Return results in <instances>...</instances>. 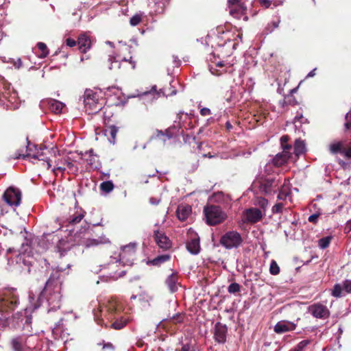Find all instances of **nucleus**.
<instances>
[{
	"mask_svg": "<svg viewBox=\"0 0 351 351\" xmlns=\"http://www.w3.org/2000/svg\"><path fill=\"white\" fill-rule=\"evenodd\" d=\"M344 291L343 284L337 283L334 285L333 289L331 292V295L337 298H341L343 296L342 292Z\"/></svg>",
	"mask_w": 351,
	"mask_h": 351,
	"instance_id": "36",
	"label": "nucleus"
},
{
	"mask_svg": "<svg viewBox=\"0 0 351 351\" xmlns=\"http://www.w3.org/2000/svg\"><path fill=\"white\" fill-rule=\"evenodd\" d=\"M191 207L187 204H180L178 206L176 213L177 217L180 221H185L191 215Z\"/></svg>",
	"mask_w": 351,
	"mask_h": 351,
	"instance_id": "28",
	"label": "nucleus"
},
{
	"mask_svg": "<svg viewBox=\"0 0 351 351\" xmlns=\"http://www.w3.org/2000/svg\"><path fill=\"white\" fill-rule=\"evenodd\" d=\"M35 309L30 303L23 311H18L12 315L11 318L7 317L5 315L0 317V326L5 328L11 326L12 328H22L25 329L32 323V313Z\"/></svg>",
	"mask_w": 351,
	"mask_h": 351,
	"instance_id": "2",
	"label": "nucleus"
},
{
	"mask_svg": "<svg viewBox=\"0 0 351 351\" xmlns=\"http://www.w3.org/2000/svg\"><path fill=\"white\" fill-rule=\"evenodd\" d=\"M315 71H316V68H315L314 69H313L312 71H311L306 75L307 77H312L313 76H315Z\"/></svg>",
	"mask_w": 351,
	"mask_h": 351,
	"instance_id": "63",
	"label": "nucleus"
},
{
	"mask_svg": "<svg viewBox=\"0 0 351 351\" xmlns=\"http://www.w3.org/2000/svg\"><path fill=\"white\" fill-rule=\"evenodd\" d=\"M289 138L287 136H282L280 138V144L282 148V152L278 153L273 159V162L276 166H281L286 163L287 160L291 158V154L289 150L291 146L288 144Z\"/></svg>",
	"mask_w": 351,
	"mask_h": 351,
	"instance_id": "12",
	"label": "nucleus"
},
{
	"mask_svg": "<svg viewBox=\"0 0 351 351\" xmlns=\"http://www.w3.org/2000/svg\"><path fill=\"white\" fill-rule=\"evenodd\" d=\"M18 304L19 297L15 289H6L0 293V312L9 313L13 311Z\"/></svg>",
	"mask_w": 351,
	"mask_h": 351,
	"instance_id": "4",
	"label": "nucleus"
},
{
	"mask_svg": "<svg viewBox=\"0 0 351 351\" xmlns=\"http://www.w3.org/2000/svg\"><path fill=\"white\" fill-rule=\"evenodd\" d=\"M241 291V285L237 282L231 283L228 287L229 293H236Z\"/></svg>",
	"mask_w": 351,
	"mask_h": 351,
	"instance_id": "46",
	"label": "nucleus"
},
{
	"mask_svg": "<svg viewBox=\"0 0 351 351\" xmlns=\"http://www.w3.org/2000/svg\"><path fill=\"white\" fill-rule=\"evenodd\" d=\"M319 215H320L319 213L313 214L308 217V220L311 223H316Z\"/></svg>",
	"mask_w": 351,
	"mask_h": 351,
	"instance_id": "52",
	"label": "nucleus"
},
{
	"mask_svg": "<svg viewBox=\"0 0 351 351\" xmlns=\"http://www.w3.org/2000/svg\"><path fill=\"white\" fill-rule=\"evenodd\" d=\"M108 319L111 322L110 327L114 330H121L129 322V317L121 313L120 308L115 302H111L107 307Z\"/></svg>",
	"mask_w": 351,
	"mask_h": 351,
	"instance_id": "3",
	"label": "nucleus"
},
{
	"mask_svg": "<svg viewBox=\"0 0 351 351\" xmlns=\"http://www.w3.org/2000/svg\"><path fill=\"white\" fill-rule=\"evenodd\" d=\"M98 225H99V223L94 224L92 227L88 226L84 231H81L80 233L84 234V237L82 244L86 247H95L100 244H106L110 242L109 239H107L103 233L99 235L95 233L94 228Z\"/></svg>",
	"mask_w": 351,
	"mask_h": 351,
	"instance_id": "5",
	"label": "nucleus"
},
{
	"mask_svg": "<svg viewBox=\"0 0 351 351\" xmlns=\"http://www.w3.org/2000/svg\"><path fill=\"white\" fill-rule=\"evenodd\" d=\"M280 20L278 18L276 20L269 23L265 28V32L266 34H271L275 29L278 27Z\"/></svg>",
	"mask_w": 351,
	"mask_h": 351,
	"instance_id": "37",
	"label": "nucleus"
},
{
	"mask_svg": "<svg viewBox=\"0 0 351 351\" xmlns=\"http://www.w3.org/2000/svg\"><path fill=\"white\" fill-rule=\"evenodd\" d=\"M227 327L226 325L217 322L215 326V339L219 343H223L226 341Z\"/></svg>",
	"mask_w": 351,
	"mask_h": 351,
	"instance_id": "22",
	"label": "nucleus"
},
{
	"mask_svg": "<svg viewBox=\"0 0 351 351\" xmlns=\"http://www.w3.org/2000/svg\"><path fill=\"white\" fill-rule=\"evenodd\" d=\"M10 86L8 85V87L5 88V90L2 93L3 97L8 100L12 106L11 108L16 109L19 107L18 104V95L16 91L14 90H10Z\"/></svg>",
	"mask_w": 351,
	"mask_h": 351,
	"instance_id": "23",
	"label": "nucleus"
},
{
	"mask_svg": "<svg viewBox=\"0 0 351 351\" xmlns=\"http://www.w3.org/2000/svg\"><path fill=\"white\" fill-rule=\"evenodd\" d=\"M210 114H211V110L208 108L204 107L200 110V114L202 116H208V115H210Z\"/></svg>",
	"mask_w": 351,
	"mask_h": 351,
	"instance_id": "55",
	"label": "nucleus"
},
{
	"mask_svg": "<svg viewBox=\"0 0 351 351\" xmlns=\"http://www.w3.org/2000/svg\"><path fill=\"white\" fill-rule=\"evenodd\" d=\"M118 132V128L115 125H110L105 130V135L108 136L110 143L114 144L116 136Z\"/></svg>",
	"mask_w": 351,
	"mask_h": 351,
	"instance_id": "34",
	"label": "nucleus"
},
{
	"mask_svg": "<svg viewBox=\"0 0 351 351\" xmlns=\"http://www.w3.org/2000/svg\"><path fill=\"white\" fill-rule=\"evenodd\" d=\"M141 21V16L139 14L134 15L130 20V24L132 26H136L140 23Z\"/></svg>",
	"mask_w": 351,
	"mask_h": 351,
	"instance_id": "49",
	"label": "nucleus"
},
{
	"mask_svg": "<svg viewBox=\"0 0 351 351\" xmlns=\"http://www.w3.org/2000/svg\"><path fill=\"white\" fill-rule=\"evenodd\" d=\"M345 230L347 231L348 232H350L351 231V219L347 221L345 226Z\"/></svg>",
	"mask_w": 351,
	"mask_h": 351,
	"instance_id": "61",
	"label": "nucleus"
},
{
	"mask_svg": "<svg viewBox=\"0 0 351 351\" xmlns=\"http://www.w3.org/2000/svg\"><path fill=\"white\" fill-rule=\"evenodd\" d=\"M165 284L171 293L177 291L178 288L177 273H172L165 280Z\"/></svg>",
	"mask_w": 351,
	"mask_h": 351,
	"instance_id": "29",
	"label": "nucleus"
},
{
	"mask_svg": "<svg viewBox=\"0 0 351 351\" xmlns=\"http://www.w3.org/2000/svg\"><path fill=\"white\" fill-rule=\"evenodd\" d=\"M343 155L348 158H351V147L347 149V146L345 147Z\"/></svg>",
	"mask_w": 351,
	"mask_h": 351,
	"instance_id": "57",
	"label": "nucleus"
},
{
	"mask_svg": "<svg viewBox=\"0 0 351 351\" xmlns=\"http://www.w3.org/2000/svg\"><path fill=\"white\" fill-rule=\"evenodd\" d=\"M114 189V184L112 181H105L101 183L100 184V189L106 193H108L111 192Z\"/></svg>",
	"mask_w": 351,
	"mask_h": 351,
	"instance_id": "41",
	"label": "nucleus"
},
{
	"mask_svg": "<svg viewBox=\"0 0 351 351\" xmlns=\"http://www.w3.org/2000/svg\"><path fill=\"white\" fill-rule=\"evenodd\" d=\"M40 105L47 106L48 108L56 114H60L62 112L64 104L58 100L53 99H47L41 101Z\"/></svg>",
	"mask_w": 351,
	"mask_h": 351,
	"instance_id": "21",
	"label": "nucleus"
},
{
	"mask_svg": "<svg viewBox=\"0 0 351 351\" xmlns=\"http://www.w3.org/2000/svg\"><path fill=\"white\" fill-rule=\"evenodd\" d=\"M269 271L272 275H277L280 273V267L275 261L271 262Z\"/></svg>",
	"mask_w": 351,
	"mask_h": 351,
	"instance_id": "47",
	"label": "nucleus"
},
{
	"mask_svg": "<svg viewBox=\"0 0 351 351\" xmlns=\"http://www.w3.org/2000/svg\"><path fill=\"white\" fill-rule=\"evenodd\" d=\"M169 258H170L169 255H167V254L160 255V256L156 257L152 261H151V263L153 265L158 266L161 263H165V262L167 261L168 260H169Z\"/></svg>",
	"mask_w": 351,
	"mask_h": 351,
	"instance_id": "40",
	"label": "nucleus"
},
{
	"mask_svg": "<svg viewBox=\"0 0 351 351\" xmlns=\"http://www.w3.org/2000/svg\"><path fill=\"white\" fill-rule=\"evenodd\" d=\"M136 245L134 243H130L121 247V250L119 254L120 258L119 262L122 263L123 265H132L133 264V257L135 255ZM118 262L115 258H114L110 264H114Z\"/></svg>",
	"mask_w": 351,
	"mask_h": 351,
	"instance_id": "13",
	"label": "nucleus"
},
{
	"mask_svg": "<svg viewBox=\"0 0 351 351\" xmlns=\"http://www.w3.org/2000/svg\"><path fill=\"white\" fill-rule=\"evenodd\" d=\"M108 62L110 63L109 69L112 70L113 69H120L121 67V62L117 58V56H109Z\"/></svg>",
	"mask_w": 351,
	"mask_h": 351,
	"instance_id": "38",
	"label": "nucleus"
},
{
	"mask_svg": "<svg viewBox=\"0 0 351 351\" xmlns=\"http://www.w3.org/2000/svg\"><path fill=\"white\" fill-rule=\"evenodd\" d=\"M176 351H193V350L189 343H186L182 346L180 350H176Z\"/></svg>",
	"mask_w": 351,
	"mask_h": 351,
	"instance_id": "58",
	"label": "nucleus"
},
{
	"mask_svg": "<svg viewBox=\"0 0 351 351\" xmlns=\"http://www.w3.org/2000/svg\"><path fill=\"white\" fill-rule=\"evenodd\" d=\"M306 119H305L302 114H300V116H295L294 118V123L295 125V127H298L297 122H300L302 123H304L306 121Z\"/></svg>",
	"mask_w": 351,
	"mask_h": 351,
	"instance_id": "53",
	"label": "nucleus"
},
{
	"mask_svg": "<svg viewBox=\"0 0 351 351\" xmlns=\"http://www.w3.org/2000/svg\"><path fill=\"white\" fill-rule=\"evenodd\" d=\"M346 141H336L332 143L329 146L330 152L333 154H343L345 147L347 146Z\"/></svg>",
	"mask_w": 351,
	"mask_h": 351,
	"instance_id": "32",
	"label": "nucleus"
},
{
	"mask_svg": "<svg viewBox=\"0 0 351 351\" xmlns=\"http://www.w3.org/2000/svg\"><path fill=\"white\" fill-rule=\"evenodd\" d=\"M35 149V150L36 151V154H31V152L32 151V147L30 146V143L28 141L27 143V147H26V151L27 152V154H22L19 150H18L16 154H15V156L14 157V159H19V158H25L26 157H32V158L34 159H38V160H43V161H45L47 162V168L49 169L51 167V164L49 162V159L45 156L44 153H43V149L44 148H42V147H39L38 148V147L36 145H34L33 146Z\"/></svg>",
	"mask_w": 351,
	"mask_h": 351,
	"instance_id": "14",
	"label": "nucleus"
},
{
	"mask_svg": "<svg viewBox=\"0 0 351 351\" xmlns=\"http://www.w3.org/2000/svg\"><path fill=\"white\" fill-rule=\"evenodd\" d=\"M308 311L317 319H327L330 315V311L326 306L320 303L311 304L308 308Z\"/></svg>",
	"mask_w": 351,
	"mask_h": 351,
	"instance_id": "17",
	"label": "nucleus"
},
{
	"mask_svg": "<svg viewBox=\"0 0 351 351\" xmlns=\"http://www.w3.org/2000/svg\"><path fill=\"white\" fill-rule=\"evenodd\" d=\"M81 155L82 158L87 162L88 165L95 169L99 167V163L98 156L94 154L92 149L85 152L84 153L82 152Z\"/></svg>",
	"mask_w": 351,
	"mask_h": 351,
	"instance_id": "25",
	"label": "nucleus"
},
{
	"mask_svg": "<svg viewBox=\"0 0 351 351\" xmlns=\"http://www.w3.org/2000/svg\"><path fill=\"white\" fill-rule=\"evenodd\" d=\"M283 207L284 204L282 203H277L272 207V213H281L282 212Z\"/></svg>",
	"mask_w": 351,
	"mask_h": 351,
	"instance_id": "50",
	"label": "nucleus"
},
{
	"mask_svg": "<svg viewBox=\"0 0 351 351\" xmlns=\"http://www.w3.org/2000/svg\"><path fill=\"white\" fill-rule=\"evenodd\" d=\"M16 69H19L22 66V62L21 59H18L14 64Z\"/></svg>",
	"mask_w": 351,
	"mask_h": 351,
	"instance_id": "62",
	"label": "nucleus"
},
{
	"mask_svg": "<svg viewBox=\"0 0 351 351\" xmlns=\"http://www.w3.org/2000/svg\"><path fill=\"white\" fill-rule=\"evenodd\" d=\"M259 3L264 8H267L271 3V0H258Z\"/></svg>",
	"mask_w": 351,
	"mask_h": 351,
	"instance_id": "54",
	"label": "nucleus"
},
{
	"mask_svg": "<svg viewBox=\"0 0 351 351\" xmlns=\"http://www.w3.org/2000/svg\"><path fill=\"white\" fill-rule=\"evenodd\" d=\"M263 217L261 210L256 208H251L245 210L243 214L244 222L254 223L260 221Z\"/></svg>",
	"mask_w": 351,
	"mask_h": 351,
	"instance_id": "18",
	"label": "nucleus"
},
{
	"mask_svg": "<svg viewBox=\"0 0 351 351\" xmlns=\"http://www.w3.org/2000/svg\"><path fill=\"white\" fill-rule=\"evenodd\" d=\"M187 250L193 255H197L200 252L199 239L196 235L186 243Z\"/></svg>",
	"mask_w": 351,
	"mask_h": 351,
	"instance_id": "26",
	"label": "nucleus"
},
{
	"mask_svg": "<svg viewBox=\"0 0 351 351\" xmlns=\"http://www.w3.org/2000/svg\"><path fill=\"white\" fill-rule=\"evenodd\" d=\"M309 339H304L299 342L294 348L289 351H304L306 348L310 344Z\"/></svg>",
	"mask_w": 351,
	"mask_h": 351,
	"instance_id": "39",
	"label": "nucleus"
},
{
	"mask_svg": "<svg viewBox=\"0 0 351 351\" xmlns=\"http://www.w3.org/2000/svg\"><path fill=\"white\" fill-rule=\"evenodd\" d=\"M86 212L80 209L76 210L73 214L71 215L67 219L66 222L70 226H74L79 223L84 217Z\"/></svg>",
	"mask_w": 351,
	"mask_h": 351,
	"instance_id": "31",
	"label": "nucleus"
},
{
	"mask_svg": "<svg viewBox=\"0 0 351 351\" xmlns=\"http://www.w3.org/2000/svg\"><path fill=\"white\" fill-rule=\"evenodd\" d=\"M293 150L294 154L297 157H299L300 155L304 154L306 150L304 141L297 139L294 144Z\"/></svg>",
	"mask_w": 351,
	"mask_h": 351,
	"instance_id": "33",
	"label": "nucleus"
},
{
	"mask_svg": "<svg viewBox=\"0 0 351 351\" xmlns=\"http://www.w3.org/2000/svg\"><path fill=\"white\" fill-rule=\"evenodd\" d=\"M62 281L54 274L51 275L45 283V286L37 299L32 293L29 294V303L34 309L41 305H46L47 312L54 311L60 308L62 302Z\"/></svg>",
	"mask_w": 351,
	"mask_h": 351,
	"instance_id": "1",
	"label": "nucleus"
},
{
	"mask_svg": "<svg viewBox=\"0 0 351 351\" xmlns=\"http://www.w3.org/2000/svg\"><path fill=\"white\" fill-rule=\"evenodd\" d=\"M227 64H226L224 62V61H219L217 62L215 65V67L213 65H209V70L210 71V73L213 74V75H221L223 72H225V69H221V70H219L217 69V68H221L222 69L223 66H225Z\"/></svg>",
	"mask_w": 351,
	"mask_h": 351,
	"instance_id": "35",
	"label": "nucleus"
},
{
	"mask_svg": "<svg viewBox=\"0 0 351 351\" xmlns=\"http://www.w3.org/2000/svg\"><path fill=\"white\" fill-rule=\"evenodd\" d=\"M160 202V198L150 197L149 203L152 205H158Z\"/></svg>",
	"mask_w": 351,
	"mask_h": 351,
	"instance_id": "59",
	"label": "nucleus"
},
{
	"mask_svg": "<svg viewBox=\"0 0 351 351\" xmlns=\"http://www.w3.org/2000/svg\"><path fill=\"white\" fill-rule=\"evenodd\" d=\"M243 243L240 233L231 230L226 232L220 239V243L226 249L231 250L239 247Z\"/></svg>",
	"mask_w": 351,
	"mask_h": 351,
	"instance_id": "9",
	"label": "nucleus"
},
{
	"mask_svg": "<svg viewBox=\"0 0 351 351\" xmlns=\"http://www.w3.org/2000/svg\"><path fill=\"white\" fill-rule=\"evenodd\" d=\"M3 198L9 206H18L21 201V192L18 189L10 187L4 192Z\"/></svg>",
	"mask_w": 351,
	"mask_h": 351,
	"instance_id": "16",
	"label": "nucleus"
},
{
	"mask_svg": "<svg viewBox=\"0 0 351 351\" xmlns=\"http://www.w3.org/2000/svg\"><path fill=\"white\" fill-rule=\"evenodd\" d=\"M154 240L158 247L162 250H169L171 247V242L170 239L162 231H154Z\"/></svg>",
	"mask_w": 351,
	"mask_h": 351,
	"instance_id": "19",
	"label": "nucleus"
},
{
	"mask_svg": "<svg viewBox=\"0 0 351 351\" xmlns=\"http://www.w3.org/2000/svg\"><path fill=\"white\" fill-rule=\"evenodd\" d=\"M296 327L297 324L292 322L281 320L275 324L274 330L277 334H282L287 332L293 331L296 328Z\"/></svg>",
	"mask_w": 351,
	"mask_h": 351,
	"instance_id": "20",
	"label": "nucleus"
},
{
	"mask_svg": "<svg viewBox=\"0 0 351 351\" xmlns=\"http://www.w3.org/2000/svg\"><path fill=\"white\" fill-rule=\"evenodd\" d=\"M204 213L206 223L210 226L221 223L226 217V213L218 206H206L204 208Z\"/></svg>",
	"mask_w": 351,
	"mask_h": 351,
	"instance_id": "8",
	"label": "nucleus"
},
{
	"mask_svg": "<svg viewBox=\"0 0 351 351\" xmlns=\"http://www.w3.org/2000/svg\"><path fill=\"white\" fill-rule=\"evenodd\" d=\"M101 311L102 310L101 309V306H99L97 309H93V313L97 324L103 326V324H104V322L103 319H100Z\"/></svg>",
	"mask_w": 351,
	"mask_h": 351,
	"instance_id": "45",
	"label": "nucleus"
},
{
	"mask_svg": "<svg viewBox=\"0 0 351 351\" xmlns=\"http://www.w3.org/2000/svg\"><path fill=\"white\" fill-rule=\"evenodd\" d=\"M183 115L184 116L185 119L189 118L188 114H184L183 112H180L178 114L177 119L175 121V123L172 127L165 130V131L156 130L155 134L150 137V141L158 139L161 141L163 143H165L167 140L173 138L175 135H176L174 130H176V128H181L182 127L181 125V121H182Z\"/></svg>",
	"mask_w": 351,
	"mask_h": 351,
	"instance_id": "6",
	"label": "nucleus"
},
{
	"mask_svg": "<svg viewBox=\"0 0 351 351\" xmlns=\"http://www.w3.org/2000/svg\"><path fill=\"white\" fill-rule=\"evenodd\" d=\"M99 95L90 89H86L83 95V103L86 111L88 114L98 112L102 108V105L99 103Z\"/></svg>",
	"mask_w": 351,
	"mask_h": 351,
	"instance_id": "7",
	"label": "nucleus"
},
{
	"mask_svg": "<svg viewBox=\"0 0 351 351\" xmlns=\"http://www.w3.org/2000/svg\"><path fill=\"white\" fill-rule=\"evenodd\" d=\"M343 286L344 291L348 293H351V280H345L343 281Z\"/></svg>",
	"mask_w": 351,
	"mask_h": 351,
	"instance_id": "51",
	"label": "nucleus"
},
{
	"mask_svg": "<svg viewBox=\"0 0 351 351\" xmlns=\"http://www.w3.org/2000/svg\"><path fill=\"white\" fill-rule=\"evenodd\" d=\"M77 45L81 52L86 53L90 48V40L86 34H82L78 38Z\"/></svg>",
	"mask_w": 351,
	"mask_h": 351,
	"instance_id": "30",
	"label": "nucleus"
},
{
	"mask_svg": "<svg viewBox=\"0 0 351 351\" xmlns=\"http://www.w3.org/2000/svg\"><path fill=\"white\" fill-rule=\"evenodd\" d=\"M33 335H21L13 337L10 340V346L12 351H27L32 345L31 340L34 339Z\"/></svg>",
	"mask_w": 351,
	"mask_h": 351,
	"instance_id": "11",
	"label": "nucleus"
},
{
	"mask_svg": "<svg viewBox=\"0 0 351 351\" xmlns=\"http://www.w3.org/2000/svg\"><path fill=\"white\" fill-rule=\"evenodd\" d=\"M346 123H345V127L347 129H350L351 128V119L346 120Z\"/></svg>",
	"mask_w": 351,
	"mask_h": 351,
	"instance_id": "64",
	"label": "nucleus"
},
{
	"mask_svg": "<svg viewBox=\"0 0 351 351\" xmlns=\"http://www.w3.org/2000/svg\"><path fill=\"white\" fill-rule=\"evenodd\" d=\"M189 119V117L188 119H185L184 118V116L183 115V118H182V121H181V125H182V128H176V129H178V131L176 133V135H179V134H182L183 136V140L185 143L189 141L190 138H191V136L189 135V134H186V135H184V131L183 130H182L180 132V129H182L183 127L185 128V126L184 125V122L186 120Z\"/></svg>",
	"mask_w": 351,
	"mask_h": 351,
	"instance_id": "44",
	"label": "nucleus"
},
{
	"mask_svg": "<svg viewBox=\"0 0 351 351\" xmlns=\"http://www.w3.org/2000/svg\"><path fill=\"white\" fill-rule=\"evenodd\" d=\"M210 200L212 202L219 203L224 206H229L232 201L230 196L228 194H225L222 191L215 193L210 197Z\"/></svg>",
	"mask_w": 351,
	"mask_h": 351,
	"instance_id": "24",
	"label": "nucleus"
},
{
	"mask_svg": "<svg viewBox=\"0 0 351 351\" xmlns=\"http://www.w3.org/2000/svg\"><path fill=\"white\" fill-rule=\"evenodd\" d=\"M331 240H332V237H330V236H327V237L321 238L318 241L319 247L322 250H324V249L327 248L329 246V245L331 242Z\"/></svg>",
	"mask_w": 351,
	"mask_h": 351,
	"instance_id": "42",
	"label": "nucleus"
},
{
	"mask_svg": "<svg viewBox=\"0 0 351 351\" xmlns=\"http://www.w3.org/2000/svg\"><path fill=\"white\" fill-rule=\"evenodd\" d=\"M66 44L67 46L72 47L75 46L77 43L75 40L69 38L66 40Z\"/></svg>",
	"mask_w": 351,
	"mask_h": 351,
	"instance_id": "56",
	"label": "nucleus"
},
{
	"mask_svg": "<svg viewBox=\"0 0 351 351\" xmlns=\"http://www.w3.org/2000/svg\"><path fill=\"white\" fill-rule=\"evenodd\" d=\"M228 5L229 13L232 16L238 19L243 18L244 21L247 20L245 0H228Z\"/></svg>",
	"mask_w": 351,
	"mask_h": 351,
	"instance_id": "10",
	"label": "nucleus"
},
{
	"mask_svg": "<svg viewBox=\"0 0 351 351\" xmlns=\"http://www.w3.org/2000/svg\"><path fill=\"white\" fill-rule=\"evenodd\" d=\"M103 349L104 350H105V349L113 350L114 346L111 343H104L103 345Z\"/></svg>",
	"mask_w": 351,
	"mask_h": 351,
	"instance_id": "60",
	"label": "nucleus"
},
{
	"mask_svg": "<svg viewBox=\"0 0 351 351\" xmlns=\"http://www.w3.org/2000/svg\"><path fill=\"white\" fill-rule=\"evenodd\" d=\"M38 49L41 51V54L38 56L41 58H44L47 57L49 54V50L47 49V45L42 42H39L37 43Z\"/></svg>",
	"mask_w": 351,
	"mask_h": 351,
	"instance_id": "43",
	"label": "nucleus"
},
{
	"mask_svg": "<svg viewBox=\"0 0 351 351\" xmlns=\"http://www.w3.org/2000/svg\"><path fill=\"white\" fill-rule=\"evenodd\" d=\"M279 193L278 195V199L285 200L287 197H289L291 195V186L289 181L287 179L284 180V182L280 188L278 187Z\"/></svg>",
	"mask_w": 351,
	"mask_h": 351,
	"instance_id": "27",
	"label": "nucleus"
},
{
	"mask_svg": "<svg viewBox=\"0 0 351 351\" xmlns=\"http://www.w3.org/2000/svg\"><path fill=\"white\" fill-rule=\"evenodd\" d=\"M279 180L276 176H269L261 182L260 190L267 195H273L278 190Z\"/></svg>",
	"mask_w": 351,
	"mask_h": 351,
	"instance_id": "15",
	"label": "nucleus"
},
{
	"mask_svg": "<svg viewBox=\"0 0 351 351\" xmlns=\"http://www.w3.org/2000/svg\"><path fill=\"white\" fill-rule=\"evenodd\" d=\"M178 82L177 80H172L169 84V92L167 93V96H172L175 95L177 93V90H176V85L178 84Z\"/></svg>",
	"mask_w": 351,
	"mask_h": 351,
	"instance_id": "48",
	"label": "nucleus"
}]
</instances>
